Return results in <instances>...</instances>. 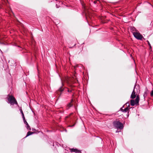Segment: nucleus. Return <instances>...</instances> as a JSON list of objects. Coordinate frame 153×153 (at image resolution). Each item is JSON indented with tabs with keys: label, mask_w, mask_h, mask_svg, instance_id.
Returning <instances> with one entry per match:
<instances>
[{
	"label": "nucleus",
	"mask_w": 153,
	"mask_h": 153,
	"mask_svg": "<svg viewBox=\"0 0 153 153\" xmlns=\"http://www.w3.org/2000/svg\"><path fill=\"white\" fill-rule=\"evenodd\" d=\"M139 88L140 87L139 85H137L136 84L135 85L133 91L131 96L130 97L131 98L134 99L136 97H137V96L138 95H137V93L140 91Z\"/></svg>",
	"instance_id": "1"
},
{
	"label": "nucleus",
	"mask_w": 153,
	"mask_h": 153,
	"mask_svg": "<svg viewBox=\"0 0 153 153\" xmlns=\"http://www.w3.org/2000/svg\"><path fill=\"white\" fill-rule=\"evenodd\" d=\"M9 96L7 100L8 103L11 105H13L14 104L18 105V103L15 97L12 95H8Z\"/></svg>",
	"instance_id": "2"
},
{
	"label": "nucleus",
	"mask_w": 153,
	"mask_h": 153,
	"mask_svg": "<svg viewBox=\"0 0 153 153\" xmlns=\"http://www.w3.org/2000/svg\"><path fill=\"white\" fill-rule=\"evenodd\" d=\"M113 124L114 126L117 128L122 129L123 128L124 126L123 123L119 121L116 120L114 121L113 122Z\"/></svg>",
	"instance_id": "3"
},
{
	"label": "nucleus",
	"mask_w": 153,
	"mask_h": 153,
	"mask_svg": "<svg viewBox=\"0 0 153 153\" xmlns=\"http://www.w3.org/2000/svg\"><path fill=\"white\" fill-rule=\"evenodd\" d=\"M140 100L139 96L138 95L137 96L136 99L134 100H131L130 101V104L131 106H134L135 105H138L139 102Z\"/></svg>",
	"instance_id": "4"
},
{
	"label": "nucleus",
	"mask_w": 153,
	"mask_h": 153,
	"mask_svg": "<svg viewBox=\"0 0 153 153\" xmlns=\"http://www.w3.org/2000/svg\"><path fill=\"white\" fill-rule=\"evenodd\" d=\"M133 35L138 40H142L143 38L142 35L138 32H134Z\"/></svg>",
	"instance_id": "5"
},
{
	"label": "nucleus",
	"mask_w": 153,
	"mask_h": 153,
	"mask_svg": "<svg viewBox=\"0 0 153 153\" xmlns=\"http://www.w3.org/2000/svg\"><path fill=\"white\" fill-rule=\"evenodd\" d=\"M70 152H75L76 153H81V151L76 149H70Z\"/></svg>",
	"instance_id": "6"
},
{
	"label": "nucleus",
	"mask_w": 153,
	"mask_h": 153,
	"mask_svg": "<svg viewBox=\"0 0 153 153\" xmlns=\"http://www.w3.org/2000/svg\"><path fill=\"white\" fill-rule=\"evenodd\" d=\"M123 107H124L123 106V107L122 108H120V110L122 111L123 112L125 113V112H128L129 111V108L128 107H127L124 109H123Z\"/></svg>",
	"instance_id": "7"
},
{
	"label": "nucleus",
	"mask_w": 153,
	"mask_h": 153,
	"mask_svg": "<svg viewBox=\"0 0 153 153\" xmlns=\"http://www.w3.org/2000/svg\"><path fill=\"white\" fill-rule=\"evenodd\" d=\"M130 30H131V32H132L133 34L134 32H137V30H136V28L135 27H130Z\"/></svg>",
	"instance_id": "8"
},
{
	"label": "nucleus",
	"mask_w": 153,
	"mask_h": 153,
	"mask_svg": "<svg viewBox=\"0 0 153 153\" xmlns=\"http://www.w3.org/2000/svg\"><path fill=\"white\" fill-rule=\"evenodd\" d=\"M34 133L33 132H31V131H28L27 134V135L26 137H28L30 135H31L33 134Z\"/></svg>",
	"instance_id": "9"
},
{
	"label": "nucleus",
	"mask_w": 153,
	"mask_h": 153,
	"mask_svg": "<svg viewBox=\"0 0 153 153\" xmlns=\"http://www.w3.org/2000/svg\"><path fill=\"white\" fill-rule=\"evenodd\" d=\"M73 101V100H72L71 102L68 104V107H70L72 106V104H71V103Z\"/></svg>",
	"instance_id": "10"
},
{
	"label": "nucleus",
	"mask_w": 153,
	"mask_h": 153,
	"mask_svg": "<svg viewBox=\"0 0 153 153\" xmlns=\"http://www.w3.org/2000/svg\"><path fill=\"white\" fill-rule=\"evenodd\" d=\"M26 126H27L26 127H27V129L29 130H30L31 128H30V126L28 124H27V125Z\"/></svg>",
	"instance_id": "11"
},
{
	"label": "nucleus",
	"mask_w": 153,
	"mask_h": 153,
	"mask_svg": "<svg viewBox=\"0 0 153 153\" xmlns=\"http://www.w3.org/2000/svg\"><path fill=\"white\" fill-rule=\"evenodd\" d=\"M23 121H24V123L26 124V125H27V124H28V123H27V122L26 121V120H25V119H23Z\"/></svg>",
	"instance_id": "12"
},
{
	"label": "nucleus",
	"mask_w": 153,
	"mask_h": 153,
	"mask_svg": "<svg viewBox=\"0 0 153 153\" xmlns=\"http://www.w3.org/2000/svg\"><path fill=\"white\" fill-rule=\"evenodd\" d=\"M147 93L146 91L145 92L144 94L143 95L144 97H146L147 96Z\"/></svg>",
	"instance_id": "13"
},
{
	"label": "nucleus",
	"mask_w": 153,
	"mask_h": 153,
	"mask_svg": "<svg viewBox=\"0 0 153 153\" xmlns=\"http://www.w3.org/2000/svg\"><path fill=\"white\" fill-rule=\"evenodd\" d=\"M22 116L23 119H25V117L24 116V114L23 113H22Z\"/></svg>",
	"instance_id": "14"
},
{
	"label": "nucleus",
	"mask_w": 153,
	"mask_h": 153,
	"mask_svg": "<svg viewBox=\"0 0 153 153\" xmlns=\"http://www.w3.org/2000/svg\"><path fill=\"white\" fill-rule=\"evenodd\" d=\"M151 96H153V90H152L151 93Z\"/></svg>",
	"instance_id": "15"
},
{
	"label": "nucleus",
	"mask_w": 153,
	"mask_h": 153,
	"mask_svg": "<svg viewBox=\"0 0 153 153\" xmlns=\"http://www.w3.org/2000/svg\"><path fill=\"white\" fill-rule=\"evenodd\" d=\"M148 44L149 45L150 48H152V47L150 43H149V41H148Z\"/></svg>",
	"instance_id": "16"
},
{
	"label": "nucleus",
	"mask_w": 153,
	"mask_h": 153,
	"mask_svg": "<svg viewBox=\"0 0 153 153\" xmlns=\"http://www.w3.org/2000/svg\"><path fill=\"white\" fill-rule=\"evenodd\" d=\"M20 112H21V114H22V113H23V111H22V108H20Z\"/></svg>",
	"instance_id": "17"
},
{
	"label": "nucleus",
	"mask_w": 153,
	"mask_h": 153,
	"mask_svg": "<svg viewBox=\"0 0 153 153\" xmlns=\"http://www.w3.org/2000/svg\"><path fill=\"white\" fill-rule=\"evenodd\" d=\"M72 91V90H69V89L68 90V91L69 92H71Z\"/></svg>",
	"instance_id": "18"
},
{
	"label": "nucleus",
	"mask_w": 153,
	"mask_h": 153,
	"mask_svg": "<svg viewBox=\"0 0 153 153\" xmlns=\"http://www.w3.org/2000/svg\"><path fill=\"white\" fill-rule=\"evenodd\" d=\"M59 91L61 92H62L63 91V90L61 88H60L59 89Z\"/></svg>",
	"instance_id": "19"
},
{
	"label": "nucleus",
	"mask_w": 153,
	"mask_h": 153,
	"mask_svg": "<svg viewBox=\"0 0 153 153\" xmlns=\"http://www.w3.org/2000/svg\"><path fill=\"white\" fill-rule=\"evenodd\" d=\"M56 7H57V8H59V7H58L57 6V4H56Z\"/></svg>",
	"instance_id": "20"
},
{
	"label": "nucleus",
	"mask_w": 153,
	"mask_h": 153,
	"mask_svg": "<svg viewBox=\"0 0 153 153\" xmlns=\"http://www.w3.org/2000/svg\"><path fill=\"white\" fill-rule=\"evenodd\" d=\"M83 7L85 8V7H84V6H83Z\"/></svg>",
	"instance_id": "21"
},
{
	"label": "nucleus",
	"mask_w": 153,
	"mask_h": 153,
	"mask_svg": "<svg viewBox=\"0 0 153 153\" xmlns=\"http://www.w3.org/2000/svg\"><path fill=\"white\" fill-rule=\"evenodd\" d=\"M67 117H66V118H67Z\"/></svg>",
	"instance_id": "22"
},
{
	"label": "nucleus",
	"mask_w": 153,
	"mask_h": 153,
	"mask_svg": "<svg viewBox=\"0 0 153 153\" xmlns=\"http://www.w3.org/2000/svg\"><path fill=\"white\" fill-rule=\"evenodd\" d=\"M118 132L117 131H116V132Z\"/></svg>",
	"instance_id": "23"
}]
</instances>
